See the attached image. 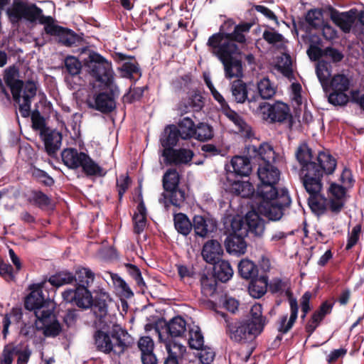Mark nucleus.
Segmentation results:
<instances>
[{
	"label": "nucleus",
	"mask_w": 364,
	"mask_h": 364,
	"mask_svg": "<svg viewBox=\"0 0 364 364\" xmlns=\"http://www.w3.org/2000/svg\"><path fill=\"white\" fill-rule=\"evenodd\" d=\"M65 66L68 72L72 75H77L82 68L81 63L77 58L73 56H68L65 60Z\"/></svg>",
	"instance_id": "bf43d9fd"
},
{
	"label": "nucleus",
	"mask_w": 364,
	"mask_h": 364,
	"mask_svg": "<svg viewBox=\"0 0 364 364\" xmlns=\"http://www.w3.org/2000/svg\"><path fill=\"white\" fill-rule=\"evenodd\" d=\"M75 281L79 287H88L94 281L95 274L88 268L81 267L76 270Z\"/></svg>",
	"instance_id": "de8ad7c7"
},
{
	"label": "nucleus",
	"mask_w": 364,
	"mask_h": 364,
	"mask_svg": "<svg viewBox=\"0 0 364 364\" xmlns=\"http://www.w3.org/2000/svg\"><path fill=\"white\" fill-rule=\"evenodd\" d=\"M201 291L205 296H211L216 289V282L213 277L203 275L200 278Z\"/></svg>",
	"instance_id": "6e6d98bb"
},
{
	"label": "nucleus",
	"mask_w": 364,
	"mask_h": 364,
	"mask_svg": "<svg viewBox=\"0 0 364 364\" xmlns=\"http://www.w3.org/2000/svg\"><path fill=\"white\" fill-rule=\"evenodd\" d=\"M88 72L99 82L109 85L113 81L112 64L95 52H90L85 59Z\"/></svg>",
	"instance_id": "6e6552de"
},
{
	"label": "nucleus",
	"mask_w": 364,
	"mask_h": 364,
	"mask_svg": "<svg viewBox=\"0 0 364 364\" xmlns=\"http://www.w3.org/2000/svg\"><path fill=\"white\" fill-rule=\"evenodd\" d=\"M277 66L285 74L289 73L291 69V60L289 55L283 54L277 63Z\"/></svg>",
	"instance_id": "774afa93"
},
{
	"label": "nucleus",
	"mask_w": 364,
	"mask_h": 364,
	"mask_svg": "<svg viewBox=\"0 0 364 364\" xmlns=\"http://www.w3.org/2000/svg\"><path fill=\"white\" fill-rule=\"evenodd\" d=\"M257 175L260 183L257 194L260 198L258 213L270 220H279L283 215L284 208L290 205L291 200L286 191L279 194L276 185L280 179L279 170L272 163L259 164Z\"/></svg>",
	"instance_id": "f257e3e1"
},
{
	"label": "nucleus",
	"mask_w": 364,
	"mask_h": 364,
	"mask_svg": "<svg viewBox=\"0 0 364 364\" xmlns=\"http://www.w3.org/2000/svg\"><path fill=\"white\" fill-rule=\"evenodd\" d=\"M85 155L82 152H78L75 149L69 148L63 150L61 156L63 163L68 168H77L81 166Z\"/></svg>",
	"instance_id": "b1692460"
},
{
	"label": "nucleus",
	"mask_w": 364,
	"mask_h": 364,
	"mask_svg": "<svg viewBox=\"0 0 364 364\" xmlns=\"http://www.w3.org/2000/svg\"><path fill=\"white\" fill-rule=\"evenodd\" d=\"M331 19L344 33H349L355 21V11L350 10L347 12L333 11Z\"/></svg>",
	"instance_id": "2eb2a0df"
},
{
	"label": "nucleus",
	"mask_w": 364,
	"mask_h": 364,
	"mask_svg": "<svg viewBox=\"0 0 364 364\" xmlns=\"http://www.w3.org/2000/svg\"><path fill=\"white\" fill-rule=\"evenodd\" d=\"M267 287L268 277L261 276L251 281L248 287V291L253 298L259 299L266 294Z\"/></svg>",
	"instance_id": "c756f323"
},
{
	"label": "nucleus",
	"mask_w": 364,
	"mask_h": 364,
	"mask_svg": "<svg viewBox=\"0 0 364 364\" xmlns=\"http://www.w3.org/2000/svg\"><path fill=\"white\" fill-rule=\"evenodd\" d=\"M227 251L232 254L242 255L245 252L247 244L241 235H230L225 241Z\"/></svg>",
	"instance_id": "bb28decb"
},
{
	"label": "nucleus",
	"mask_w": 364,
	"mask_h": 364,
	"mask_svg": "<svg viewBox=\"0 0 364 364\" xmlns=\"http://www.w3.org/2000/svg\"><path fill=\"white\" fill-rule=\"evenodd\" d=\"M223 252L220 244L217 240H211L204 244L202 256L206 262L214 264L219 261Z\"/></svg>",
	"instance_id": "a211bd4d"
},
{
	"label": "nucleus",
	"mask_w": 364,
	"mask_h": 364,
	"mask_svg": "<svg viewBox=\"0 0 364 364\" xmlns=\"http://www.w3.org/2000/svg\"><path fill=\"white\" fill-rule=\"evenodd\" d=\"M220 36L215 35L210 36L207 46L208 50L216 56L223 63L225 69V75L227 78L240 77L242 75V66L240 60L233 58L237 53L238 48L236 44H225L223 48H219Z\"/></svg>",
	"instance_id": "39448f33"
},
{
	"label": "nucleus",
	"mask_w": 364,
	"mask_h": 364,
	"mask_svg": "<svg viewBox=\"0 0 364 364\" xmlns=\"http://www.w3.org/2000/svg\"><path fill=\"white\" fill-rule=\"evenodd\" d=\"M138 346L141 354H144L153 352L154 343L149 336H143L139 340Z\"/></svg>",
	"instance_id": "69168bd1"
},
{
	"label": "nucleus",
	"mask_w": 364,
	"mask_h": 364,
	"mask_svg": "<svg viewBox=\"0 0 364 364\" xmlns=\"http://www.w3.org/2000/svg\"><path fill=\"white\" fill-rule=\"evenodd\" d=\"M327 193L328 209L334 213L341 212L346 203V188L341 185L331 183Z\"/></svg>",
	"instance_id": "9b49d317"
},
{
	"label": "nucleus",
	"mask_w": 364,
	"mask_h": 364,
	"mask_svg": "<svg viewBox=\"0 0 364 364\" xmlns=\"http://www.w3.org/2000/svg\"><path fill=\"white\" fill-rule=\"evenodd\" d=\"M252 24L242 23L234 27L233 31L228 36V39L234 43L236 41L240 43H244L246 41L245 33L250 31Z\"/></svg>",
	"instance_id": "8fccbe9b"
},
{
	"label": "nucleus",
	"mask_w": 364,
	"mask_h": 364,
	"mask_svg": "<svg viewBox=\"0 0 364 364\" xmlns=\"http://www.w3.org/2000/svg\"><path fill=\"white\" fill-rule=\"evenodd\" d=\"M165 347L168 355L177 358L182 357L186 351V348L183 345L171 341H166Z\"/></svg>",
	"instance_id": "4d7b16f0"
},
{
	"label": "nucleus",
	"mask_w": 364,
	"mask_h": 364,
	"mask_svg": "<svg viewBox=\"0 0 364 364\" xmlns=\"http://www.w3.org/2000/svg\"><path fill=\"white\" fill-rule=\"evenodd\" d=\"M167 330L172 337H180L186 331V322L181 316H176L168 323Z\"/></svg>",
	"instance_id": "e433bc0d"
},
{
	"label": "nucleus",
	"mask_w": 364,
	"mask_h": 364,
	"mask_svg": "<svg viewBox=\"0 0 364 364\" xmlns=\"http://www.w3.org/2000/svg\"><path fill=\"white\" fill-rule=\"evenodd\" d=\"M134 223V232L137 234L141 233L146 225V211L143 203L139 204L137 213L133 217Z\"/></svg>",
	"instance_id": "49530a36"
},
{
	"label": "nucleus",
	"mask_w": 364,
	"mask_h": 364,
	"mask_svg": "<svg viewBox=\"0 0 364 364\" xmlns=\"http://www.w3.org/2000/svg\"><path fill=\"white\" fill-rule=\"evenodd\" d=\"M361 233V225H356L353 228L350 232L348 233V240L346 249L347 250H350L354 247L358 241L359 240L360 235Z\"/></svg>",
	"instance_id": "052dcab7"
},
{
	"label": "nucleus",
	"mask_w": 364,
	"mask_h": 364,
	"mask_svg": "<svg viewBox=\"0 0 364 364\" xmlns=\"http://www.w3.org/2000/svg\"><path fill=\"white\" fill-rule=\"evenodd\" d=\"M195 132L193 138L201 141L209 140L213 136L212 127L205 123H199L195 128Z\"/></svg>",
	"instance_id": "864d4df0"
},
{
	"label": "nucleus",
	"mask_w": 364,
	"mask_h": 364,
	"mask_svg": "<svg viewBox=\"0 0 364 364\" xmlns=\"http://www.w3.org/2000/svg\"><path fill=\"white\" fill-rule=\"evenodd\" d=\"M193 227L197 235L205 237L215 230L216 223L211 219L196 215L193 219Z\"/></svg>",
	"instance_id": "412c9836"
},
{
	"label": "nucleus",
	"mask_w": 364,
	"mask_h": 364,
	"mask_svg": "<svg viewBox=\"0 0 364 364\" xmlns=\"http://www.w3.org/2000/svg\"><path fill=\"white\" fill-rule=\"evenodd\" d=\"M94 300L90 291L85 287H78L75 289H67L62 294L63 300L67 303L75 304L80 308L88 309L94 305L98 307L100 316L107 312V301L110 300L109 294L103 289L95 291Z\"/></svg>",
	"instance_id": "20e7f679"
},
{
	"label": "nucleus",
	"mask_w": 364,
	"mask_h": 364,
	"mask_svg": "<svg viewBox=\"0 0 364 364\" xmlns=\"http://www.w3.org/2000/svg\"><path fill=\"white\" fill-rule=\"evenodd\" d=\"M173 220L175 228L179 233L186 236L191 232L193 224L185 214H176Z\"/></svg>",
	"instance_id": "c03bdc74"
},
{
	"label": "nucleus",
	"mask_w": 364,
	"mask_h": 364,
	"mask_svg": "<svg viewBox=\"0 0 364 364\" xmlns=\"http://www.w3.org/2000/svg\"><path fill=\"white\" fill-rule=\"evenodd\" d=\"M353 85L352 77L347 74L338 73L334 75L328 83V102L333 105L343 106L349 100L347 92Z\"/></svg>",
	"instance_id": "0eeeda50"
},
{
	"label": "nucleus",
	"mask_w": 364,
	"mask_h": 364,
	"mask_svg": "<svg viewBox=\"0 0 364 364\" xmlns=\"http://www.w3.org/2000/svg\"><path fill=\"white\" fill-rule=\"evenodd\" d=\"M263 38L269 44L278 48H283L287 43L284 37L273 28H268L263 32Z\"/></svg>",
	"instance_id": "58836bf2"
},
{
	"label": "nucleus",
	"mask_w": 364,
	"mask_h": 364,
	"mask_svg": "<svg viewBox=\"0 0 364 364\" xmlns=\"http://www.w3.org/2000/svg\"><path fill=\"white\" fill-rule=\"evenodd\" d=\"M58 36L60 37V41L67 46H72L77 41V36L76 34L63 28L62 33L60 35H58Z\"/></svg>",
	"instance_id": "0e129e2a"
},
{
	"label": "nucleus",
	"mask_w": 364,
	"mask_h": 364,
	"mask_svg": "<svg viewBox=\"0 0 364 364\" xmlns=\"http://www.w3.org/2000/svg\"><path fill=\"white\" fill-rule=\"evenodd\" d=\"M109 276L115 290L120 296L129 299L134 295L128 284L119 275L110 273Z\"/></svg>",
	"instance_id": "4c0bfd02"
},
{
	"label": "nucleus",
	"mask_w": 364,
	"mask_h": 364,
	"mask_svg": "<svg viewBox=\"0 0 364 364\" xmlns=\"http://www.w3.org/2000/svg\"><path fill=\"white\" fill-rule=\"evenodd\" d=\"M80 167L87 176H102L105 174V171L87 154Z\"/></svg>",
	"instance_id": "09e8293b"
},
{
	"label": "nucleus",
	"mask_w": 364,
	"mask_h": 364,
	"mask_svg": "<svg viewBox=\"0 0 364 364\" xmlns=\"http://www.w3.org/2000/svg\"><path fill=\"white\" fill-rule=\"evenodd\" d=\"M34 23L43 25L45 32L50 36H58L63 31V27L58 26L55 23V20L52 16H45L41 9L40 14L35 19Z\"/></svg>",
	"instance_id": "a878e982"
},
{
	"label": "nucleus",
	"mask_w": 364,
	"mask_h": 364,
	"mask_svg": "<svg viewBox=\"0 0 364 364\" xmlns=\"http://www.w3.org/2000/svg\"><path fill=\"white\" fill-rule=\"evenodd\" d=\"M239 273L245 279L256 277L258 273L256 264L248 259H244L238 264Z\"/></svg>",
	"instance_id": "79ce46f5"
},
{
	"label": "nucleus",
	"mask_w": 364,
	"mask_h": 364,
	"mask_svg": "<svg viewBox=\"0 0 364 364\" xmlns=\"http://www.w3.org/2000/svg\"><path fill=\"white\" fill-rule=\"evenodd\" d=\"M198 353V357L203 364H210L213 362L215 353L210 348H200Z\"/></svg>",
	"instance_id": "338daca9"
},
{
	"label": "nucleus",
	"mask_w": 364,
	"mask_h": 364,
	"mask_svg": "<svg viewBox=\"0 0 364 364\" xmlns=\"http://www.w3.org/2000/svg\"><path fill=\"white\" fill-rule=\"evenodd\" d=\"M25 308L34 311L36 328L41 330L45 336L55 337L60 333V324L53 315L55 303L43 297L40 285H35L31 289V292L26 298Z\"/></svg>",
	"instance_id": "f03ea898"
},
{
	"label": "nucleus",
	"mask_w": 364,
	"mask_h": 364,
	"mask_svg": "<svg viewBox=\"0 0 364 364\" xmlns=\"http://www.w3.org/2000/svg\"><path fill=\"white\" fill-rule=\"evenodd\" d=\"M248 231L255 236H262L264 232V222L260 218L259 213L250 211L245 216Z\"/></svg>",
	"instance_id": "393cba45"
},
{
	"label": "nucleus",
	"mask_w": 364,
	"mask_h": 364,
	"mask_svg": "<svg viewBox=\"0 0 364 364\" xmlns=\"http://www.w3.org/2000/svg\"><path fill=\"white\" fill-rule=\"evenodd\" d=\"M324 318V316H323L322 314H321V313L317 310L316 311L311 319L309 321L308 323L306 324V331L309 333V334H311L315 330L316 328L319 326L320 323L321 322V321Z\"/></svg>",
	"instance_id": "e2e57ef3"
},
{
	"label": "nucleus",
	"mask_w": 364,
	"mask_h": 364,
	"mask_svg": "<svg viewBox=\"0 0 364 364\" xmlns=\"http://www.w3.org/2000/svg\"><path fill=\"white\" fill-rule=\"evenodd\" d=\"M235 22L232 19H228L225 21L220 28V31L217 33L212 35L211 36H214L218 35L220 36L219 38V48H223V46L225 44H235L228 39V36H230V33L233 31L234 27L236 26Z\"/></svg>",
	"instance_id": "473e14b6"
},
{
	"label": "nucleus",
	"mask_w": 364,
	"mask_h": 364,
	"mask_svg": "<svg viewBox=\"0 0 364 364\" xmlns=\"http://www.w3.org/2000/svg\"><path fill=\"white\" fill-rule=\"evenodd\" d=\"M232 173H228L226 186L230 192L240 196L242 198H247L252 196L255 188L252 183L248 181H232Z\"/></svg>",
	"instance_id": "f3484780"
},
{
	"label": "nucleus",
	"mask_w": 364,
	"mask_h": 364,
	"mask_svg": "<svg viewBox=\"0 0 364 364\" xmlns=\"http://www.w3.org/2000/svg\"><path fill=\"white\" fill-rule=\"evenodd\" d=\"M250 331L254 336L259 335L267 323V319L262 316V307L259 304L252 306L250 311V318L247 321Z\"/></svg>",
	"instance_id": "4468645a"
},
{
	"label": "nucleus",
	"mask_w": 364,
	"mask_h": 364,
	"mask_svg": "<svg viewBox=\"0 0 364 364\" xmlns=\"http://www.w3.org/2000/svg\"><path fill=\"white\" fill-rule=\"evenodd\" d=\"M296 156L299 164L301 165L300 176L305 188L306 176L304 169L306 168V166H309L310 164L311 165L315 156H313L311 149L306 144L301 145L298 148Z\"/></svg>",
	"instance_id": "aec40b11"
},
{
	"label": "nucleus",
	"mask_w": 364,
	"mask_h": 364,
	"mask_svg": "<svg viewBox=\"0 0 364 364\" xmlns=\"http://www.w3.org/2000/svg\"><path fill=\"white\" fill-rule=\"evenodd\" d=\"M32 200L41 208H48L50 205V199L41 191L33 193Z\"/></svg>",
	"instance_id": "680f3d73"
},
{
	"label": "nucleus",
	"mask_w": 364,
	"mask_h": 364,
	"mask_svg": "<svg viewBox=\"0 0 364 364\" xmlns=\"http://www.w3.org/2000/svg\"><path fill=\"white\" fill-rule=\"evenodd\" d=\"M161 156L166 164H187L191 161L193 152L188 149H163Z\"/></svg>",
	"instance_id": "ddd939ff"
},
{
	"label": "nucleus",
	"mask_w": 364,
	"mask_h": 364,
	"mask_svg": "<svg viewBox=\"0 0 364 364\" xmlns=\"http://www.w3.org/2000/svg\"><path fill=\"white\" fill-rule=\"evenodd\" d=\"M213 269L215 278L222 282H228L233 275L230 264L225 260H219L214 263Z\"/></svg>",
	"instance_id": "2f4dec72"
},
{
	"label": "nucleus",
	"mask_w": 364,
	"mask_h": 364,
	"mask_svg": "<svg viewBox=\"0 0 364 364\" xmlns=\"http://www.w3.org/2000/svg\"><path fill=\"white\" fill-rule=\"evenodd\" d=\"M289 303L290 307L289 318H288L287 315H284L281 317L279 322V330L284 333H286L292 328L298 317L299 306L297 301L295 299H290Z\"/></svg>",
	"instance_id": "5701e85b"
},
{
	"label": "nucleus",
	"mask_w": 364,
	"mask_h": 364,
	"mask_svg": "<svg viewBox=\"0 0 364 364\" xmlns=\"http://www.w3.org/2000/svg\"><path fill=\"white\" fill-rule=\"evenodd\" d=\"M41 12V8L34 4H28L22 0H14L12 4L6 10V14L11 24L19 23L25 21L34 23L35 19Z\"/></svg>",
	"instance_id": "1a4fd4ad"
},
{
	"label": "nucleus",
	"mask_w": 364,
	"mask_h": 364,
	"mask_svg": "<svg viewBox=\"0 0 364 364\" xmlns=\"http://www.w3.org/2000/svg\"><path fill=\"white\" fill-rule=\"evenodd\" d=\"M196 126L194 122L189 117H184L178 123V131L180 136L183 139L193 138L194 136Z\"/></svg>",
	"instance_id": "3c124183"
},
{
	"label": "nucleus",
	"mask_w": 364,
	"mask_h": 364,
	"mask_svg": "<svg viewBox=\"0 0 364 364\" xmlns=\"http://www.w3.org/2000/svg\"><path fill=\"white\" fill-rule=\"evenodd\" d=\"M179 183V174L176 169H168L163 177V186L171 192L176 191Z\"/></svg>",
	"instance_id": "a18cd8bd"
},
{
	"label": "nucleus",
	"mask_w": 364,
	"mask_h": 364,
	"mask_svg": "<svg viewBox=\"0 0 364 364\" xmlns=\"http://www.w3.org/2000/svg\"><path fill=\"white\" fill-rule=\"evenodd\" d=\"M18 70L15 66H10L4 70V80L9 87L13 98H18L21 92L23 81L18 79Z\"/></svg>",
	"instance_id": "dca6fc26"
},
{
	"label": "nucleus",
	"mask_w": 364,
	"mask_h": 364,
	"mask_svg": "<svg viewBox=\"0 0 364 364\" xmlns=\"http://www.w3.org/2000/svg\"><path fill=\"white\" fill-rule=\"evenodd\" d=\"M259 107L263 119L270 122H282L290 116L289 107L283 102H277L274 105L264 102Z\"/></svg>",
	"instance_id": "9d476101"
},
{
	"label": "nucleus",
	"mask_w": 364,
	"mask_h": 364,
	"mask_svg": "<svg viewBox=\"0 0 364 364\" xmlns=\"http://www.w3.org/2000/svg\"><path fill=\"white\" fill-rule=\"evenodd\" d=\"M250 160L245 156H235L231 161L230 164L227 167V174L233 173L239 176H247L251 171Z\"/></svg>",
	"instance_id": "6ab92c4d"
},
{
	"label": "nucleus",
	"mask_w": 364,
	"mask_h": 364,
	"mask_svg": "<svg viewBox=\"0 0 364 364\" xmlns=\"http://www.w3.org/2000/svg\"><path fill=\"white\" fill-rule=\"evenodd\" d=\"M23 96L21 92L18 98H14V101L19 105V112L22 117H27L30 115L31 100L36 95L37 87L35 82L28 81L23 84Z\"/></svg>",
	"instance_id": "f8f14e48"
},
{
	"label": "nucleus",
	"mask_w": 364,
	"mask_h": 364,
	"mask_svg": "<svg viewBox=\"0 0 364 364\" xmlns=\"http://www.w3.org/2000/svg\"><path fill=\"white\" fill-rule=\"evenodd\" d=\"M230 328V337L232 340L240 342L247 338L248 336H254L250 331L249 323L232 324Z\"/></svg>",
	"instance_id": "72a5a7b5"
},
{
	"label": "nucleus",
	"mask_w": 364,
	"mask_h": 364,
	"mask_svg": "<svg viewBox=\"0 0 364 364\" xmlns=\"http://www.w3.org/2000/svg\"><path fill=\"white\" fill-rule=\"evenodd\" d=\"M225 116L232 121L237 127L239 132H247V125L242 118L235 111L230 109L229 106L223 110Z\"/></svg>",
	"instance_id": "5fc2aeb1"
},
{
	"label": "nucleus",
	"mask_w": 364,
	"mask_h": 364,
	"mask_svg": "<svg viewBox=\"0 0 364 364\" xmlns=\"http://www.w3.org/2000/svg\"><path fill=\"white\" fill-rule=\"evenodd\" d=\"M306 22L313 27H318L323 23V13L320 9H311L306 16Z\"/></svg>",
	"instance_id": "13d9d810"
},
{
	"label": "nucleus",
	"mask_w": 364,
	"mask_h": 364,
	"mask_svg": "<svg viewBox=\"0 0 364 364\" xmlns=\"http://www.w3.org/2000/svg\"><path fill=\"white\" fill-rule=\"evenodd\" d=\"M188 344L191 348L199 350L204 345V338L200 328L196 325L189 327Z\"/></svg>",
	"instance_id": "a19ab883"
},
{
	"label": "nucleus",
	"mask_w": 364,
	"mask_h": 364,
	"mask_svg": "<svg viewBox=\"0 0 364 364\" xmlns=\"http://www.w3.org/2000/svg\"><path fill=\"white\" fill-rule=\"evenodd\" d=\"M316 73L323 90L327 92L328 83L330 80L329 77L331 73L330 65L323 60L318 61L316 65Z\"/></svg>",
	"instance_id": "c9c22d12"
},
{
	"label": "nucleus",
	"mask_w": 364,
	"mask_h": 364,
	"mask_svg": "<svg viewBox=\"0 0 364 364\" xmlns=\"http://www.w3.org/2000/svg\"><path fill=\"white\" fill-rule=\"evenodd\" d=\"M321 191L315 193L307 192L310 195L309 205L311 210L318 215L324 213L328 208V200L320 195Z\"/></svg>",
	"instance_id": "c85d7f7f"
},
{
	"label": "nucleus",
	"mask_w": 364,
	"mask_h": 364,
	"mask_svg": "<svg viewBox=\"0 0 364 364\" xmlns=\"http://www.w3.org/2000/svg\"><path fill=\"white\" fill-rule=\"evenodd\" d=\"M97 348L105 353H123L130 343V336L119 326H114L109 333L98 331L95 335Z\"/></svg>",
	"instance_id": "423d86ee"
},
{
	"label": "nucleus",
	"mask_w": 364,
	"mask_h": 364,
	"mask_svg": "<svg viewBox=\"0 0 364 364\" xmlns=\"http://www.w3.org/2000/svg\"><path fill=\"white\" fill-rule=\"evenodd\" d=\"M232 94L238 103H243L247 100L249 102L254 100V98L248 97V91L247 85L240 80L233 82L231 87Z\"/></svg>",
	"instance_id": "f704fd0d"
},
{
	"label": "nucleus",
	"mask_w": 364,
	"mask_h": 364,
	"mask_svg": "<svg viewBox=\"0 0 364 364\" xmlns=\"http://www.w3.org/2000/svg\"><path fill=\"white\" fill-rule=\"evenodd\" d=\"M336 159L327 151H319L314 157L311 165L304 169L306 176L307 192L317 193L322 189V178L324 175L332 174L336 168Z\"/></svg>",
	"instance_id": "7ed1b4c3"
},
{
	"label": "nucleus",
	"mask_w": 364,
	"mask_h": 364,
	"mask_svg": "<svg viewBox=\"0 0 364 364\" xmlns=\"http://www.w3.org/2000/svg\"><path fill=\"white\" fill-rule=\"evenodd\" d=\"M74 281L75 276L69 272H60L52 275L48 279L51 285L57 287L71 284Z\"/></svg>",
	"instance_id": "603ef678"
},
{
	"label": "nucleus",
	"mask_w": 364,
	"mask_h": 364,
	"mask_svg": "<svg viewBox=\"0 0 364 364\" xmlns=\"http://www.w3.org/2000/svg\"><path fill=\"white\" fill-rule=\"evenodd\" d=\"M257 90L262 99H271L276 92V87L268 77H263L257 82Z\"/></svg>",
	"instance_id": "ea45409f"
},
{
	"label": "nucleus",
	"mask_w": 364,
	"mask_h": 364,
	"mask_svg": "<svg viewBox=\"0 0 364 364\" xmlns=\"http://www.w3.org/2000/svg\"><path fill=\"white\" fill-rule=\"evenodd\" d=\"M254 151L257 154V156L264 161V164L274 163L276 161V154L273 147L267 144L263 143Z\"/></svg>",
	"instance_id": "37998d69"
},
{
	"label": "nucleus",
	"mask_w": 364,
	"mask_h": 364,
	"mask_svg": "<svg viewBox=\"0 0 364 364\" xmlns=\"http://www.w3.org/2000/svg\"><path fill=\"white\" fill-rule=\"evenodd\" d=\"M179 136L180 134L176 126L166 127L160 138V142L164 149H173L172 147L176 145Z\"/></svg>",
	"instance_id": "7c9ffc66"
},
{
	"label": "nucleus",
	"mask_w": 364,
	"mask_h": 364,
	"mask_svg": "<svg viewBox=\"0 0 364 364\" xmlns=\"http://www.w3.org/2000/svg\"><path fill=\"white\" fill-rule=\"evenodd\" d=\"M90 107L102 112H110L115 107V102L112 96L102 92L95 97L94 104H90Z\"/></svg>",
	"instance_id": "cd10ccee"
},
{
	"label": "nucleus",
	"mask_w": 364,
	"mask_h": 364,
	"mask_svg": "<svg viewBox=\"0 0 364 364\" xmlns=\"http://www.w3.org/2000/svg\"><path fill=\"white\" fill-rule=\"evenodd\" d=\"M45 147L49 154H53L61 145L62 135L54 129H46L42 132Z\"/></svg>",
	"instance_id": "4be33fe9"
}]
</instances>
